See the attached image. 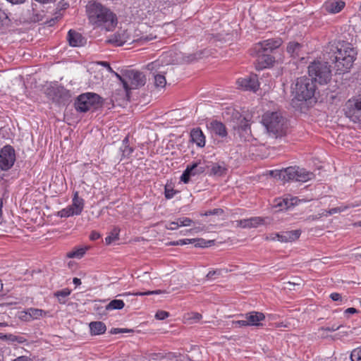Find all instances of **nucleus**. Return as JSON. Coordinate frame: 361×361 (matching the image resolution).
Listing matches in <instances>:
<instances>
[{"label": "nucleus", "instance_id": "22", "mask_svg": "<svg viewBox=\"0 0 361 361\" xmlns=\"http://www.w3.org/2000/svg\"><path fill=\"white\" fill-rule=\"evenodd\" d=\"M72 209H73L75 213V216L80 215L85 206V200L79 197V193L78 191H75L73 193V197L72 199V204L69 205Z\"/></svg>", "mask_w": 361, "mask_h": 361}, {"label": "nucleus", "instance_id": "9", "mask_svg": "<svg viewBox=\"0 0 361 361\" xmlns=\"http://www.w3.org/2000/svg\"><path fill=\"white\" fill-rule=\"evenodd\" d=\"M16 161V152L14 148L6 145L0 149V169L8 171Z\"/></svg>", "mask_w": 361, "mask_h": 361}, {"label": "nucleus", "instance_id": "13", "mask_svg": "<svg viewBox=\"0 0 361 361\" xmlns=\"http://www.w3.org/2000/svg\"><path fill=\"white\" fill-rule=\"evenodd\" d=\"M281 44L282 40L280 38L269 39L256 44L253 50L258 52L271 53L274 49H278Z\"/></svg>", "mask_w": 361, "mask_h": 361}, {"label": "nucleus", "instance_id": "1", "mask_svg": "<svg viewBox=\"0 0 361 361\" xmlns=\"http://www.w3.org/2000/svg\"><path fill=\"white\" fill-rule=\"evenodd\" d=\"M90 23L95 27L112 30L118 23L116 15L108 7L96 1H92L86 6Z\"/></svg>", "mask_w": 361, "mask_h": 361}, {"label": "nucleus", "instance_id": "50", "mask_svg": "<svg viewBox=\"0 0 361 361\" xmlns=\"http://www.w3.org/2000/svg\"><path fill=\"white\" fill-rule=\"evenodd\" d=\"M178 227H179L178 225L176 224V221L169 222L166 225V228L168 229V230H176Z\"/></svg>", "mask_w": 361, "mask_h": 361}, {"label": "nucleus", "instance_id": "54", "mask_svg": "<svg viewBox=\"0 0 361 361\" xmlns=\"http://www.w3.org/2000/svg\"><path fill=\"white\" fill-rule=\"evenodd\" d=\"M101 237L100 234L97 231H92L90 234V239L92 240H96Z\"/></svg>", "mask_w": 361, "mask_h": 361}, {"label": "nucleus", "instance_id": "10", "mask_svg": "<svg viewBox=\"0 0 361 361\" xmlns=\"http://www.w3.org/2000/svg\"><path fill=\"white\" fill-rule=\"evenodd\" d=\"M45 93L49 99L58 104L64 103L70 98L69 91L59 85L47 88Z\"/></svg>", "mask_w": 361, "mask_h": 361}, {"label": "nucleus", "instance_id": "26", "mask_svg": "<svg viewBox=\"0 0 361 361\" xmlns=\"http://www.w3.org/2000/svg\"><path fill=\"white\" fill-rule=\"evenodd\" d=\"M25 320L30 319H39L44 316H46L47 312L41 309L37 308H27L25 312Z\"/></svg>", "mask_w": 361, "mask_h": 361}, {"label": "nucleus", "instance_id": "5", "mask_svg": "<svg viewBox=\"0 0 361 361\" xmlns=\"http://www.w3.org/2000/svg\"><path fill=\"white\" fill-rule=\"evenodd\" d=\"M309 77L314 80V82L321 85L326 84L331 78V71L328 62L322 61H314L308 66Z\"/></svg>", "mask_w": 361, "mask_h": 361}, {"label": "nucleus", "instance_id": "63", "mask_svg": "<svg viewBox=\"0 0 361 361\" xmlns=\"http://www.w3.org/2000/svg\"><path fill=\"white\" fill-rule=\"evenodd\" d=\"M73 283H74L75 286H79V285H80V284H81V281H80V279H78V278H74V279H73Z\"/></svg>", "mask_w": 361, "mask_h": 361}, {"label": "nucleus", "instance_id": "44", "mask_svg": "<svg viewBox=\"0 0 361 361\" xmlns=\"http://www.w3.org/2000/svg\"><path fill=\"white\" fill-rule=\"evenodd\" d=\"M112 73L122 82L124 89L126 91H128L129 87L128 85L127 78L125 77V73L123 74V76H121V75L116 73L115 71H114V73Z\"/></svg>", "mask_w": 361, "mask_h": 361}, {"label": "nucleus", "instance_id": "39", "mask_svg": "<svg viewBox=\"0 0 361 361\" xmlns=\"http://www.w3.org/2000/svg\"><path fill=\"white\" fill-rule=\"evenodd\" d=\"M85 253V249L79 248L76 250L71 251L67 254L69 258H81Z\"/></svg>", "mask_w": 361, "mask_h": 361}, {"label": "nucleus", "instance_id": "43", "mask_svg": "<svg viewBox=\"0 0 361 361\" xmlns=\"http://www.w3.org/2000/svg\"><path fill=\"white\" fill-rule=\"evenodd\" d=\"M351 361H361V347L354 349L350 354Z\"/></svg>", "mask_w": 361, "mask_h": 361}, {"label": "nucleus", "instance_id": "23", "mask_svg": "<svg viewBox=\"0 0 361 361\" xmlns=\"http://www.w3.org/2000/svg\"><path fill=\"white\" fill-rule=\"evenodd\" d=\"M324 8L331 13L340 12L345 6V2L342 0H329L324 4Z\"/></svg>", "mask_w": 361, "mask_h": 361}, {"label": "nucleus", "instance_id": "37", "mask_svg": "<svg viewBox=\"0 0 361 361\" xmlns=\"http://www.w3.org/2000/svg\"><path fill=\"white\" fill-rule=\"evenodd\" d=\"M154 78V85L156 87L164 88L166 84V78L161 74H155Z\"/></svg>", "mask_w": 361, "mask_h": 361}, {"label": "nucleus", "instance_id": "49", "mask_svg": "<svg viewBox=\"0 0 361 361\" xmlns=\"http://www.w3.org/2000/svg\"><path fill=\"white\" fill-rule=\"evenodd\" d=\"M330 298L332 300L336 301V302H338V301L341 302L343 300L341 295L338 293H332L330 295Z\"/></svg>", "mask_w": 361, "mask_h": 361}, {"label": "nucleus", "instance_id": "56", "mask_svg": "<svg viewBox=\"0 0 361 361\" xmlns=\"http://www.w3.org/2000/svg\"><path fill=\"white\" fill-rule=\"evenodd\" d=\"M202 318V314L197 312H192V317H190L191 319L198 321Z\"/></svg>", "mask_w": 361, "mask_h": 361}, {"label": "nucleus", "instance_id": "60", "mask_svg": "<svg viewBox=\"0 0 361 361\" xmlns=\"http://www.w3.org/2000/svg\"><path fill=\"white\" fill-rule=\"evenodd\" d=\"M217 273V271H209V273L207 274V278L208 279H212L214 275H216Z\"/></svg>", "mask_w": 361, "mask_h": 361}, {"label": "nucleus", "instance_id": "27", "mask_svg": "<svg viewBox=\"0 0 361 361\" xmlns=\"http://www.w3.org/2000/svg\"><path fill=\"white\" fill-rule=\"evenodd\" d=\"M92 335H101L105 333L106 326L102 322H92L89 324Z\"/></svg>", "mask_w": 361, "mask_h": 361}, {"label": "nucleus", "instance_id": "17", "mask_svg": "<svg viewBox=\"0 0 361 361\" xmlns=\"http://www.w3.org/2000/svg\"><path fill=\"white\" fill-rule=\"evenodd\" d=\"M242 317L247 319L249 326H262L261 322L265 320V315L260 312L252 311L243 314Z\"/></svg>", "mask_w": 361, "mask_h": 361}, {"label": "nucleus", "instance_id": "45", "mask_svg": "<svg viewBox=\"0 0 361 361\" xmlns=\"http://www.w3.org/2000/svg\"><path fill=\"white\" fill-rule=\"evenodd\" d=\"M224 213V211L222 209H214L212 210H209L205 212L204 214H202V216H211V215H221Z\"/></svg>", "mask_w": 361, "mask_h": 361}, {"label": "nucleus", "instance_id": "25", "mask_svg": "<svg viewBox=\"0 0 361 361\" xmlns=\"http://www.w3.org/2000/svg\"><path fill=\"white\" fill-rule=\"evenodd\" d=\"M128 41V37L126 31H119L114 34L109 42L116 46H122Z\"/></svg>", "mask_w": 361, "mask_h": 361}, {"label": "nucleus", "instance_id": "21", "mask_svg": "<svg viewBox=\"0 0 361 361\" xmlns=\"http://www.w3.org/2000/svg\"><path fill=\"white\" fill-rule=\"evenodd\" d=\"M67 39L71 47H80L85 43V39L82 35L73 30L68 31Z\"/></svg>", "mask_w": 361, "mask_h": 361}, {"label": "nucleus", "instance_id": "48", "mask_svg": "<svg viewBox=\"0 0 361 361\" xmlns=\"http://www.w3.org/2000/svg\"><path fill=\"white\" fill-rule=\"evenodd\" d=\"M324 216L323 212L321 213H318L317 214L310 215L306 219V221H313L320 219L322 217Z\"/></svg>", "mask_w": 361, "mask_h": 361}, {"label": "nucleus", "instance_id": "52", "mask_svg": "<svg viewBox=\"0 0 361 361\" xmlns=\"http://www.w3.org/2000/svg\"><path fill=\"white\" fill-rule=\"evenodd\" d=\"M99 64L106 68L109 72L114 73V71L111 68L109 63H108L107 61H100Z\"/></svg>", "mask_w": 361, "mask_h": 361}, {"label": "nucleus", "instance_id": "19", "mask_svg": "<svg viewBox=\"0 0 361 361\" xmlns=\"http://www.w3.org/2000/svg\"><path fill=\"white\" fill-rule=\"evenodd\" d=\"M301 235L300 229L283 231L281 233H276V235L278 237V241L281 243L293 242L298 239Z\"/></svg>", "mask_w": 361, "mask_h": 361}, {"label": "nucleus", "instance_id": "8", "mask_svg": "<svg viewBox=\"0 0 361 361\" xmlns=\"http://www.w3.org/2000/svg\"><path fill=\"white\" fill-rule=\"evenodd\" d=\"M344 111L350 121L361 123V95L349 99L345 104Z\"/></svg>", "mask_w": 361, "mask_h": 361}, {"label": "nucleus", "instance_id": "47", "mask_svg": "<svg viewBox=\"0 0 361 361\" xmlns=\"http://www.w3.org/2000/svg\"><path fill=\"white\" fill-rule=\"evenodd\" d=\"M342 326H343L342 324H340V325L333 324L331 326H323L320 329L322 331L334 332V331L338 330Z\"/></svg>", "mask_w": 361, "mask_h": 361}, {"label": "nucleus", "instance_id": "14", "mask_svg": "<svg viewBox=\"0 0 361 361\" xmlns=\"http://www.w3.org/2000/svg\"><path fill=\"white\" fill-rule=\"evenodd\" d=\"M207 128L212 135L225 138L228 135L226 126L221 121L212 120L207 123Z\"/></svg>", "mask_w": 361, "mask_h": 361}, {"label": "nucleus", "instance_id": "38", "mask_svg": "<svg viewBox=\"0 0 361 361\" xmlns=\"http://www.w3.org/2000/svg\"><path fill=\"white\" fill-rule=\"evenodd\" d=\"M56 215L57 216H59L61 218H67L69 216H75V213L74 212L73 209H72L71 207L68 205L66 208H63L61 210L59 211Z\"/></svg>", "mask_w": 361, "mask_h": 361}, {"label": "nucleus", "instance_id": "18", "mask_svg": "<svg viewBox=\"0 0 361 361\" xmlns=\"http://www.w3.org/2000/svg\"><path fill=\"white\" fill-rule=\"evenodd\" d=\"M237 226L243 228H257L264 223V219L260 216L240 219L236 221Z\"/></svg>", "mask_w": 361, "mask_h": 361}, {"label": "nucleus", "instance_id": "36", "mask_svg": "<svg viewBox=\"0 0 361 361\" xmlns=\"http://www.w3.org/2000/svg\"><path fill=\"white\" fill-rule=\"evenodd\" d=\"M120 230L118 228H114L110 233V234L105 238V243L110 245L112 242L118 239Z\"/></svg>", "mask_w": 361, "mask_h": 361}, {"label": "nucleus", "instance_id": "64", "mask_svg": "<svg viewBox=\"0 0 361 361\" xmlns=\"http://www.w3.org/2000/svg\"><path fill=\"white\" fill-rule=\"evenodd\" d=\"M3 337H5V338H8L11 341H15V337H16V336H14V335H12V334H9V335H3Z\"/></svg>", "mask_w": 361, "mask_h": 361}, {"label": "nucleus", "instance_id": "58", "mask_svg": "<svg viewBox=\"0 0 361 361\" xmlns=\"http://www.w3.org/2000/svg\"><path fill=\"white\" fill-rule=\"evenodd\" d=\"M195 59V57L194 55H189V56H186L185 58L184 57L183 61L189 63V62H192V61H194Z\"/></svg>", "mask_w": 361, "mask_h": 361}, {"label": "nucleus", "instance_id": "55", "mask_svg": "<svg viewBox=\"0 0 361 361\" xmlns=\"http://www.w3.org/2000/svg\"><path fill=\"white\" fill-rule=\"evenodd\" d=\"M357 310L354 307H349L344 311V314L348 315V314L357 313Z\"/></svg>", "mask_w": 361, "mask_h": 361}, {"label": "nucleus", "instance_id": "40", "mask_svg": "<svg viewBox=\"0 0 361 361\" xmlns=\"http://www.w3.org/2000/svg\"><path fill=\"white\" fill-rule=\"evenodd\" d=\"M9 22L10 20L8 18V14L5 12L4 10L0 8V28L4 25H8Z\"/></svg>", "mask_w": 361, "mask_h": 361}, {"label": "nucleus", "instance_id": "16", "mask_svg": "<svg viewBox=\"0 0 361 361\" xmlns=\"http://www.w3.org/2000/svg\"><path fill=\"white\" fill-rule=\"evenodd\" d=\"M257 56L256 68L257 69H264L273 65L275 62L274 56H271L269 53L255 51Z\"/></svg>", "mask_w": 361, "mask_h": 361}, {"label": "nucleus", "instance_id": "34", "mask_svg": "<svg viewBox=\"0 0 361 361\" xmlns=\"http://www.w3.org/2000/svg\"><path fill=\"white\" fill-rule=\"evenodd\" d=\"M192 241L196 247H207L214 244V240H206L203 238H192Z\"/></svg>", "mask_w": 361, "mask_h": 361}, {"label": "nucleus", "instance_id": "28", "mask_svg": "<svg viewBox=\"0 0 361 361\" xmlns=\"http://www.w3.org/2000/svg\"><path fill=\"white\" fill-rule=\"evenodd\" d=\"M302 45L296 42H290L286 47L288 54L292 58H297L300 56Z\"/></svg>", "mask_w": 361, "mask_h": 361}, {"label": "nucleus", "instance_id": "3", "mask_svg": "<svg viewBox=\"0 0 361 361\" xmlns=\"http://www.w3.org/2000/svg\"><path fill=\"white\" fill-rule=\"evenodd\" d=\"M262 124L269 134L278 137L286 134V121L279 111H267L262 116Z\"/></svg>", "mask_w": 361, "mask_h": 361}, {"label": "nucleus", "instance_id": "59", "mask_svg": "<svg viewBox=\"0 0 361 361\" xmlns=\"http://www.w3.org/2000/svg\"><path fill=\"white\" fill-rule=\"evenodd\" d=\"M121 330L120 328H113L111 329L110 331V333L111 334H121Z\"/></svg>", "mask_w": 361, "mask_h": 361}, {"label": "nucleus", "instance_id": "33", "mask_svg": "<svg viewBox=\"0 0 361 361\" xmlns=\"http://www.w3.org/2000/svg\"><path fill=\"white\" fill-rule=\"evenodd\" d=\"M71 291L68 288H63L61 290L56 291L54 295L58 298L59 302L61 304L66 303V298L71 294Z\"/></svg>", "mask_w": 361, "mask_h": 361}, {"label": "nucleus", "instance_id": "62", "mask_svg": "<svg viewBox=\"0 0 361 361\" xmlns=\"http://www.w3.org/2000/svg\"><path fill=\"white\" fill-rule=\"evenodd\" d=\"M267 239L270 240H278V237H276V233H272L269 237H267Z\"/></svg>", "mask_w": 361, "mask_h": 361}, {"label": "nucleus", "instance_id": "61", "mask_svg": "<svg viewBox=\"0 0 361 361\" xmlns=\"http://www.w3.org/2000/svg\"><path fill=\"white\" fill-rule=\"evenodd\" d=\"M15 341L19 343H23L25 341V339L22 336H16L15 337Z\"/></svg>", "mask_w": 361, "mask_h": 361}, {"label": "nucleus", "instance_id": "57", "mask_svg": "<svg viewBox=\"0 0 361 361\" xmlns=\"http://www.w3.org/2000/svg\"><path fill=\"white\" fill-rule=\"evenodd\" d=\"M288 201L287 200H282L277 203V206L283 207V205L284 204L286 206V208H288Z\"/></svg>", "mask_w": 361, "mask_h": 361}, {"label": "nucleus", "instance_id": "35", "mask_svg": "<svg viewBox=\"0 0 361 361\" xmlns=\"http://www.w3.org/2000/svg\"><path fill=\"white\" fill-rule=\"evenodd\" d=\"M163 291L161 290H148L145 292H135V293H124L123 294L119 295L120 296H126V295H136V296H144V295H159L162 293Z\"/></svg>", "mask_w": 361, "mask_h": 361}, {"label": "nucleus", "instance_id": "6", "mask_svg": "<svg viewBox=\"0 0 361 361\" xmlns=\"http://www.w3.org/2000/svg\"><path fill=\"white\" fill-rule=\"evenodd\" d=\"M280 179L284 181L295 180L307 182L314 178L315 175L305 169L298 166H290L278 172Z\"/></svg>", "mask_w": 361, "mask_h": 361}, {"label": "nucleus", "instance_id": "51", "mask_svg": "<svg viewBox=\"0 0 361 361\" xmlns=\"http://www.w3.org/2000/svg\"><path fill=\"white\" fill-rule=\"evenodd\" d=\"M234 324L238 325L239 326H249L247 319L244 318V319L238 320L233 322Z\"/></svg>", "mask_w": 361, "mask_h": 361}, {"label": "nucleus", "instance_id": "42", "mask_svg": "<svg viewBox=\"0 0 361 361\" xmlns=\"http://www.w3.org/2000/svg\"><path fill=\"white\" fill-rule=\"evenodd\" d=\"M192 223V220L188 217H180L176 220V224H178L179 227L189 226Z\"/></svg>", "mask_w": 361, "mask_h": 361}, {"label": "nucleus", "instance_id": "2", "mask_svg": "<svg viewBox=\"0 0 361 361\" xmlns=\"http://www.w3.org/2000/svg\"><path fill=\"white\" fill-rule=\"evenodd\" d=\"M317 86L314 80L310 77L298 78L292 86V104L296 105V102L311 101L316 92Z\"/></svg>", "mask_w": 361, "mask_h": 361}, {"label": "nucleus", "instance_id": "12", "mask_svg": "<svg viewBox=\"0 0 361 361\" xmlns=\"http://www.w3.org/2000/svg\"><path fill=\"white\" fill-rule=\"evenodd\" d=\"M206 167L207 166L202 164L200 161L188 164L180 176V180L184 183H188L191 176L203 173L207 169Z\"/></svg>", "mask_w": 361, "mask_h": 361}, {"label": "nucleus", "instance_id": "30", "mask_svg": "<svg viewBox=\"0 0 361 361\" xmlns=\"http://www.w3.org/2000/svg\"><path fill=\"white\" fill-rule=\"evenodd\" d=\"M210 167V174L214 176H223L226 174L228 171L224 163H214Z\"/></svg>", "mask_w": 361, "mask_h": 361}, {"label": "nucleus", "instance_id": "4", "mask_svg": "<svg viewBox=\"0 0 361 361\" xmlns=\"http://www.w3.org/2000/svg\"><path fill=\"white\" fill-rule=\"evenodd\" d=\"M336 49L334 59L332 61L334 62L336 73L342 74L348 72L353 66L356 51L353 48L343 45L341 47H336Z\"/></svg>", "mask_w": 361, "mask_h": 361}, {"label": "nucleus", "instance_id": "24", "mask_svg": "<svg viewBox=\"0 0 361 361\" xmlns=\"http://www.w3.org/2000/svg\"><path fill=\"white\" fill-rule=\"evenodd\" d=\"M134 147L130 146L129 144V137L127 135L122 141L121 146L119 148L121 152V159H130L133 152H134Z\"/></svg>", "mask_w": 361, "mask_h": 361}, {"label": "nucleus", "instance_id": "7", "mask_svg": "<svg viewBox=\"0 0 361 361\" xmlns=\"http://www.w3.org/2000/svg\"><path fill=\"white\" fill-rule=\"evenodd\" d=\"M102 104V97L94 92H86L79 95L74 104L77 111L87 112L91 109H97Z\"/></svg>", "mask_w": 361, "mask_h": 361}, {"label": "nucleus", "instance_id": "41", "mask_svg": "<svg viewBox=\"0 0 361 361\" xmlns=\"http://www.w3.org/2000/svg\"><path fill=\"white\" fill-rule=\"evenodd\" d=\"M178 192H179L178 190H174L173 188L170 187L168 185L165 186L164 195L166 199L173 198L175 196V195Z\"/></svg>", "mask_w": 361, "mask_h": 361}, {"label": "nucleus", "instance_id": "32", "mask_svg": "<svg viewBox=\"0 0 361 361\" xmlns=\"http://www.w3.org/2000/svg\"><path fill=\"white\" fill-rule=\"evenodd\" d=\"M124 306L125 303L122 300L114 299L112 300L108 305H106V310H121L124 307Z\"/></svg>", "mask_w": 361, "mask_h": 361}, {"label": "nucleus", "instance_id": "29", "mask_svg": "<svg viewBox=\"0 0 361 361\" xmlns=\"http://www.w3.org/2000/svg\"><path fill=\"white\" fill-rule=\"evenodd\" d=\"M359 205H360V204H357V203L356 204L350 203V204H348L347 205H342L340 207L332 208L329 210L324 209V210H322V212L324 213V216H330V215H332V214H334L336 213H340V212H344L346 209H350V208L358 207Z\"/></svg>", "mask_w": 361, "mask_h": 361}, {"label": "nucleus", "instance_id": "53", "mask_svg": "<svg viewBox=\"0 0 361 361\" xmlns=\"http://www.w3.org/2000/svg\"><path fill=\"white\" fill-rule=\"evenodd\" d=\"M192 243V239H181V240H176V244H178V245H184L190 244Z\"/></svg>", "mask_w": 361, "mask_h": 361}, {"label": "nucleus", "instance_id": "31", "mask_svg": "<svg viewBox=\"0 0 361 361\" xmlns=\"http://www.w3.org/2000/svg\"><path fill=\"white\" fill-rule=\"evenodd\" d=\"M233 128L238 132L242 131L245 134H248V133L250 131V125L249 121L247 120L245 118H241L238 126H233Z\"/></svg>", "mask_w": 361, "mask_h": 361}, {"label": "nucleus", "instance_id": "46", "mask_svg": "<svg viewBox=\"0 0 361 361\" xmlns=\"http://www.w3.org/2000/svg\"><path fill=\"white\" fill-rule=\"evenodd\" d=\"M169 313L164 310H159L155 314L156 319L159 320H163L169 317Z\"/></svg>", "mask_w": 361, "mask_h": 361}, {"label": "nucleus", "instance_id": "11", "mask_svg": "<svg viewBox=\"0 0 361 361\" xmlns=\"http://www.w3.org/2000/svg\"><path fill=\"white\" fill-rule=\"evenodd\" d=\"M125 77L127 78L128 90L142 87L146 82L145 75L137 71L127 70L125 71Z\"/></svg>", "mask_w": 361, "mask_h": 361}, {"label": "nucleus", "instance_id": "15", "mask_svg": "<svg viewBox=\"0 0 361 361\" xmlns=\"http://www.w3.org/2000/svg\"><path fill=\"white\" fill-rule=\"evenodd\" d=\"M237 83L243 90L256 92L259 87V82L256 75L240 78L238 80Z\"/></svg>", "mask_w": 361, "mask_h": 361}, {"label": "nucleus", "instance_id": "20", "mask_svg": "<svg viewBox=\"0 0 361 361\" xmlns=\"http://www.w3.org/2000/svg\"><path fill=\"white\" fill-rule=\"evenodd\" d=\"M190 140L199 147L205 146L206 137L200 128H193L190 132Z\"/></svg>", "mask_w": 361, "mask_h": 361}]
</instances>
